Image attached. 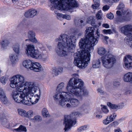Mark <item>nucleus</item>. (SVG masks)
<instances>
[{
	"label": "nucleus",
	"instance_id": "30",
	"mask_svg": "<svg viewBox=\"0 0 132 132\" xmlns=\"http://www.w3.org/2000/svg\"><path fill=\"white\" fill-rule=\"evenodd\" d=\"M13 131L14 132H22L25 131V127L21 125L18 128L14 129Z\"/></svg>",
	"mask_w": 132,
	"mask_h": 132
},
{
	"label": "nucleus",
	"instance_id": "59",
	"mask_svg": "<svg viewBox=\"0 0 132 132\" xmlns=\"http://www.w3.org/2000/svg\"><path fill=\"white\" fill-rule=\"evenodd\" d=\"M82 126L83 127V129L84 131L87 129L89 128V126L87 125H85Z\"/></svg>",
	"mask_w": 132,
	"mask_h": 132
},
{
	"label": "nucleus",
	"instance_id": "34",
	"mask_svg": "<svg viewBox=\"0 0 132 132\" xmlns=\"http://www.w3.org/2000/svg\"><path fill=\"white\" fill-rule=\"evenodd\" d=\"M101 106L102 107L101 110L102 112L105 114H107L109 112L106 106L102 105H101Z\"/></svg>",
	"mask_w": 132,
	"mask_h": 132
},
{
	"label": "nucleus",
	"instance_id": "11",
	"mask_svg": "<svg viewBox=\"0 0 132 132\" xmlns=\"http://www.w3.org/2000/svg\"><path fill=\"white\" fill-rule=\"evenodd\" d=\"M25 78L23 76L19 74L16 75L11 78L10 86L12 88H15L19 84L25 83Z\"/></svg>",
	"mask_w": 132,
	"mask_h": 132
},
{
	"label": "nucleus",
	"instance_id": "31",
	"mask_svg": "<svg viewBox=\"0 0 132 132\" xmlns=\"http://www.w3.org/2000/svg\"><path fill=\"white\" fill-rule=\"evenodd\" d=\"M64 83L62 82L58 84L56 89V91L57 92H62L64 88Z\"/></svg>",
	"mask_w": 132,
	"mask_h": 132
},
{
	"label": "nucleus",
	"instance_id": "22",
	"mask_svg": "<svg viewBox=\"0 0 132 132\" xmlns=\"http://www.w3.org/2000/svg\"><path fill=\"white\" fill-rule=\"evenodd\" d=\"M89 107L86 104L82 105L79 108V110L81 112L87 113L88 112V109Z\"/></svg>",
	"mask_w": 132,
	"mask_h": 132
},
{
	"label": "nucleus",
	"instance_id": "56",
	"mask_svg": "<svg viewBox=\"0 0 132 132\" xmlns=\"http://www.w3.org/2000/svg\"><path fill=\"white\" fill-rule=\"evenodd\" d=\"M96 34L97 35V38H98L100 36H103V35H100V34L99 32L98 31V29H97V30L96 31Z\"/></svg>",
	"mask_w": 132,
	"mask_h": 132
},
{
	"label": "nucleus",
	"instance_id": "38",
	"mask_svg": "<svg viewBox=\"0 0 132 132\" xmlns=\"http://www.w3.org/2000/svg\"><path fill=\"white\" fill-rule=\"evenodd\" d=\"M33 115V112L32 110H30L27 112L25 113V117L27 118L32 117Z\"/></svg>",
	"mask_w": 132,
	"mask_h": 132
},
{
	"label": "nucleus",
	"instance_id": "53",
	"mask_svg": "<svg viewBox=\"0 0 132 132\" xmlns=\"http://www.w3.org/2000/svg\"><path fill=\"white\" fill-rule=\"evenodd\" d=\"M97 4L94 3V4L92 5V7L93 9H97L100 5H98V6H97Z\"/></svg>",
	"mask_w": 132,
	"mask_h": 132
},
{
	"label": "nucleus",
	"instance_id": "33",
	"mask_svg": "<svg viewBox=\"0 0 132 132\" xmlns=\"http://www.w3.org/2000/svg\"><path fill=\"white\" fill-rule=\"evenodd\" d=\"M42 114L43 116L45 117H47L49 116V114L48 111L45 108H44L42 111Z\"/></svg>",
	"mask_w": 132,
	"mask_h": 132
},
{
	"label": "nucleus",
	"instance_id": "35",
	"mask_svg": "<svg viewBox=\"0 0 132 132\" xmlns=\"http://www.w3.org/2000/svg\"><path fill=\"white\" fill-rule=\"evenodd\" d=\"M42 118L40 116H35L34 118L32 119V121L35 122H38L42 120Z\"/></svg>",
	"mask_w": 132,
	"mask_h": 132
},
{
	"label": "nucleus",
	"instance_id": "29",
	"mask_svg": "<svg viewBox=\"0 0 132 132\" xmlns=\"http://www.w3.org/2000/svg\"><path fill=\"white\" fill-rule=\"evenodd\" d=\"M13 48L15 52L17 54H19L20 53V45L18 44H16L14 45Z\"/></svg>",
	"mask_w": 132,
	"mask_h": 132
},
{
	"label": "nucleus",
	"instance_id": "45",
	"mask_svg": "<svg viewBox=\"0 0 132 132\" xmlns=\"http://www.w3.org/2000/svg\"><path fill=\"white\" fill-rule=\"evenodd\" d=\"M117 116V114L115 113H113L112 114H111L110 116H107L108 117L109 119L110 120V119H112V122L113 121L115 118Z\"/></svg>",
	"mask_w": 132,
	"mask_h": 132
},
{
	"label": "nucleus",
	"instance_id": "43",
	"mask_svg": "<svg viewBox=\"0 0 132 132\" xmlns=\"http://www.w3.org/2000/svg\"><path fill=\"white\" fill-rule=\"evenodd\" d=\"M102 32L105 34H110L112 33L111 30L110 29L103 30H102Z\"/></svg>",
	"mask_w": 132,
	"mask_h": 132
},
{
	"label": "nucleus",
	"instance_id": "54",
	"mask_svg": "<svg viewBox=\"0 0 132 132\" xmlns=\"http://www.w3.org/2000/svg\"><path fill=\"white\" fill-rule=\"evenodd\" d=\"M109 6L106 5L103 7V10L104 11H107L109 9Z\"/></svg>",
	"mask_w": 132,
	"mask_h": 132
},
{
	"label": "nucleus",
	"instance_id": "8",
	"mask_svg": "<svg viewBox=\"0 0 132 132\" xmlns=\"http://www.w3.org/2000/svg\"><path fill=\"white\" fill-rule=\"evenodd\" d=\"M73 95L68 92L66 100H63L60 102V104L62 107L70 108L72 105L74 107L78 106L80 103L79 101L76 98H73Z\"/></svg>",
	"mask_w": 132,
	"mask_h": 132
},
{
	"label": "nucleus",
	"instance_id": "9",
	"mask_svg": "<svg viewBox=\"0 0 132 132\" xmlns=\"http://www.w3.org/2000/svg\"><path fill=\"white\" fill-rule=\"evenodd\" d=\"M121 32L127 36L125 41L127 45L132 48V25H126L121 28Z\"/></svg>",
	"mask_w": 132,
	"mask_h": 132
},
{
	"label": "nucleus",
	"instance_id": "18",
	"mask_svg": "<svg viewBox=\"0 0 132 132\" xmlns=\"http://www.w3.org/2000/svg\"><path fill=\"white\" fill-rule=\"evenodd\" d=\"M42 69V66L38 62H34L31 68V70L35 72H39Z\"/></svg>",
	"mask_w": 132,
	"mask_h": 132
},
{
	"label": "nucleus",
	"instance_id": "57",
	"mask_svg": "<svg viewBox=\"0 0 132 132\" xmlns=\"http://www.w3.org/2000/svg\"><path fill=\"white\" fill-rule=\"evenodd\" d=\"M93 1L94 3L97 4V6L100 5L99 0H93Z\"/></svg>",
	"mask_w": 132,
	"mask_h": 132
},
{
	"label": "nucleus",
	"instance_id": "36",
	"mask_svg": "<svg viewBox=\"0 0 132 132\" xmlns=\"http://www.w3.org/2000/svg\"><path fill=\"white\" fill-rule=\"evenodd\" d=\"M0 99L2 102L4 104H6L7 102V100L5 95L4 96L0 97Z\"/></svg>",
	"mask_w": 132,
	"mask_h": 132
},
{
	"label": "nucleus",
	"instance_id": "39",
	"mask_svg": "<svg viewBox=\"0 0 132 132\" xmlns=\"http://www.w3.org/2000/svg\"><path fill=\"white\" fill-rule=\"evenodd\" d=\"M107 105L109 107L112 109H116L118 108V106L117 105L112 104L110 102L107 103Z\"/></svg>",
	"mask_w": 132,
	"mask_h": 132
},
{
	"label": "nucleus",
	"instance_id": "21",
	"mask_svg": "<svg viewBox=\"0 0 132 132\" xmlns=\"http://www.w3.org/2000/svg\"><path fill=\"white\" fill-rule=\"evenodd\" d=\"M10 58L12 64L16 63L19 60L18 56L14 53L10 55Z\"/></svg>",
	"mask_w": 132,
	"mask_h": 132
},
{
	"label": "nucleus",
	"instance_id": "40",
	"mask_svg": "<svg viewBox=\"0 0 132 132\" xmlns=\"http://www.w3.org/2000/svg\"><path fill=\"white\" fill-rule=\"evenodd\" d=\"M7 79L6 76H3L0 78V81L1 83L4 85L6 83V81L7 80Z\"/></svg>",
	"mask_w": 132,
	"mask_h": 132
},
{
	"label": "nucleus",
	"instance_id": "27",
	"mask_svg": "<svg viewBox=\"0 0 132 132\" xmlns=\"http://www.w3.org/2000/svg\"><path fill=\"white\" fill-rule=\"evenodd\" d=\"M101 62L98 59L94 61L92 63V67L94 68H97L100 66Z\"/></svg>",
	"mask_w": 132,
	"mask_h": 132
},
{
	"label": "nucleus",
	"instance_id": "48",
	"mask_svg": "<svg viewBox=\"0 0 132 132\" xmlns=\"http://www.w3.org/2000/svg\"><path fill=\"white\" fill-rule=\"evenodd\" d=\"M5 93L3 90L1 88H0V97L4 96L5 95Z\"/></svg>",
	"mask_w": 132,
	"mask_h": 132
},
{
	"label": "nucleus",
	"instance_id": "49",
	"mask_svg": "<svg viewBox=\"0 0 132 132\" xmlns=\"http://www.w3.org/2000/svg\"><path fill=\"white\" fill-rule=\"evenodd\" d=\"M63 18L65 19L68 20H70L71 19L70 16L67 14H64Z\"/></svg>",
	"mask_w": 132,
	"mask_h": 132
},
{
	"label": "nucleus",
	"instance_id": "47",
	"mask_svg": "<svg viewBox=\"0 0 132 132\" xmlns=\"http://www.w3.org/2000/svg\"><path fill=\"white\" fill-rule=\"evenodd\" d=\"M107 17L110 19H112L114 18V15L113 14L111 13H108L106 15Z\"/></svg>",
	"mask_w": 132,
	"mask_h": 132
},
{
	"label": "nucleus",
	"instance_id": "46",
	"mask_svg": "<svg viewBox=\"0 0 132 132\" xmlns=\"http://www.w3.org/2000/svg\"><path fill=\"white\" fill-rule=\"evenodd\" d=\"M52 73L53 75L54 76H57L59 74V73L57 68H54L53 69Z\"/></svg>",
	"mask_w": 132,
	"mask_h": 132
},
{
	"label": "nucleus",
	"instance_id": "25",
	"mask_svg": "<svg viewBox=\"0 0 132 132\" xmlns=\"http://www.w3.org/2000/svg\"><path fill=\"white\" fill-rule=\"evenodd\" d=\"M47 51L45 50H43L42 52H40L39 56L38 57V59H43L44 60L47 57Z\"/></svg>",
	"mask_w": 132,
	"mask_h": 132
},
{
	"label": "nucleus",
	"instance_id": "17",
	"mask_svg": "<svg viewBox=\"0 0 132 132\" xmlns=\"http://www.w3.org/2000/svg\"><path fill=\"white\" fill-rule=\"evenodd\" d=\"M6 112L4 110H0V118L1 122L2 125H4L7 122V119L5 118Z\"/></svg>",
	"mask_w": 132,
	"mask_h": 132
},
{
	"label": "nucleus",
	"instance_id": "2",
	"mask_svg": "<svg viewBox=\"0 0 132 132\" xmlns=\"http://www.w3.org/2000/svg\"><path fill=\"white\" fill-rule=\"evenodd\" d=\"M56 41L59 42L57 44L59 50L56 51L59 55L65 56L69 52L73 53L75 50V43L76 41V37L73 35L69 36L64 34H61Z\"/></svg>",
	"mask_w": 132,
	"mask_h": 132
},
{
	"label": "nucleus",
	"instance_id": "24",
	"mask_svg": "<svg viewBox=\"0 0 132 132\" xmlns=\"http://www.w3.org/2000/svg\"><path fill=\"white\" fill-rule=\"evenodd\" d=\"M9 43V41L7 39H4L0 42V46L2 48L4 49L8 45Z\"/></svg>",
	"mask_w": 132,
	"mask_h": 132
},
{
	"label": "nucleus",
	"instance_id": "41",
	"mask_svg": "<svg viewBox=\"0 0 132 132\" xmlns=\"http://www.w3.org/2000/svg\"><path fill=\"white\" fill-rule=\"evenodd\" d=\"M102 14L101 10L97 12L96 15V17L98 19H102Z\"/></svg>",
	"mask_w": 132,
	"mask_h": 132
},
{
	"label": "nucleus",
	"instance_id": "15",
	"mask_svg": "<svg viewBox=\"0 0 132 132\" xmlns=\"http://www.w3.org/2000/svg\"><path fill=\"white\" fill-rule=\"evenodd\" d=\"M35 33L32 31H28V37L29 39H27L25 40H29L33 43H38V41L35 37Z\"/></svg>",
	"mask_w": 132,
	"mask_h": 132
},
{
	"label": "nucleus",
	"instance_id": "52",
	"mask_svg": "<svg viewBox=\"0 0 132 132\" xmlns=\"http://www.w3.org/2000/svg\"><path fill=\"white\" fill-rule=\"evenodd\" d=\"M98 93L101 94H103L104 93V91L101 88H99L97 90Z\"/></svg>",
	"mask_w": 132,
	"mask_h": 132
},
{
	"label": "nucleus",
	"instance_id": "16",
	"mask_svg": "<svg viewBox=\"0 0 132 132\" xmlns=\"http://www.w3.org/2000/svg\"><path fill=\"white\" fill-rule=\"evenodd\" d=\"M37 13V11L35 9H30L25 12V16L29 18H33L36 15Z\"/></svg>",
	"mask_w": 132,
	"mask_h": 132
},
{
	"label": "nucleus",
	"instance_id": "51",
	"mask_svg": "<svg viewBox=\"0 0 132 132\" xmlns=\"http://www.w3.org/2000/svg\"><path fill=\"white\" fill-rule=\"evenodd\" d=\"M110 129L108 127L104 128L103 130L104 132H110Z\"/></svg>",
	"mask_w": 132,
	"mask_h": 132
},
{
	"label": "nucleus",
	"instance_id": "23",
	"mask_svg": "<svg viewBox=\"0 0 132 132\" xmlns=\"http://www.w3.org/2000/svg\"><path fill=\"white\" fill-rule=\"evenodd\" d=\"M40 52L38 49H35L30 56L36 59H38L39 56Z\"/></svg>",
	"mask_w": 132,
	"mask_h": 132
},
{
	"label": "nucleus",
	"instance_id": "12",
	"mask_svg": "<svg viewBox=\"0 0 132 132\" xmlns=\"http://www.w3.org/2000/svg\"><path fill=\"white\" fill-rule=\"evenodd\" d=\"M12 95L13 99L15 102L25 104V93L22 92L20 94L17 91L13 90Z\"/></svg>",
	"mask_w": 132,
	"mask_h": 132
},
{
	"label": "nucleus",
	"instance_id": "19",
	"mask_svg": "<svg viewBox=\"0 0 132 132\" xmlns=\"http://www.w3.org/2000/svg\"><path fill=\"white\" fill-rule=\"evenodd\" d=\"M26 46V54L30 56L35 49V46L31 44L27 45Z\"/></svg>",
	"mask_w": 132,
	"mask_h": 132
},
{
	"label": "nucleus",
	"instance_id": "50",
	"mask_svg": "<svg viewBox=\"0 0 132 132\" xmlns=\"http://www.w3.org/2000/svg\"><path fill=\"white\" fill-rule=\"evenodd\" d=\"M64 16V14L60 13L57 14V18L59 19H61V18H63Z\"/></svg>",
	"mask_w": 132,
	"mask_h": 132
},
{
	"label": "nucleus",
	"instance_id": "14",
	"mask_svg": "<svg viewBox=\"0 0 132 132\" xmlns=\"http://www.w3.org/2000/svg\"><path fill=\"white\" fill-rule=\"evenodd\" d=\"M123 66L128 69L132 68V56L130 55L126 56L123 59Z\"/></svg>",
	"mask_w": 132,
	"mask_h": 132
},
{
	"label": "nucleus",
	"instance_id": "37",
	"mask_svg": "<svg viewBox=\"0 0 132 132\" xmlns=\"http://www.w3.org/2000/svg\"><path fill=\"white\" fill-rule=\"evenodd\" d=\"M117 9L122 11L127 10H125V5L123 3H120L119 4L117 7Z\"/></svg>",
	"mask_w": 132,
	"mask_h": 132
},
{
	"label": "nucleus",
	"instance_id": "7",
	"mask_svg": "<svg viewBox=\"0 0 132 132\" xmlns=\"http://www.w3.org/2000/svg\"><path fill=\"white\" fill-rule=\"evenodd\" d=\"M81 113L78 112H74L70 115L65 116L63 124L65 125L64 130L65 132H67L70 130L71 127L76 123L75 117L81 115Z\"/></svg>",
	"mask_w": 132,
	"mask_h": 132
},
{
	"label": "nucleus",
	"instance_id": "61",
	"mask_svg": "<svg viewBox=\"0 0 132 132\" xmlns=\"http://www.w3.org/2000/svg\"><path fill=\"white\" fill-rule=\"evenodd\" d=\"M82 128H83V127H82V126L79 127V128H78L77 129L78 131V132H81V131H84V130Z\"/></svg>",
	"mask_w": 132,
	"mask_h": 132
},
{
	"label": "nucleus",
	"instance_id": "1",
	"mask_svg": "<svg viewBox=\"0 0 132 132\" xmlns=\"http://www.w3.org/2000/svg\"><path fill=\"white\" fill-rule=\"evenodd\" d=\"M94 28L91 27L86 30L85 38L81 39L79 46L82 50L76 54L74 61V64L80 68L84 69L89 62L90 53L93 50V47L98 43L97 38L94 37Z\"/></svg>",
	"mask_w": 132,
	"mask_h": 132
},
{
	"label": "nucleus",
	"instance_id": "60",
	"mask_svg": "<svg viewBox=\"0 0 132 132\" xmlns=\"http://www.w3.org/2000/svg\"><path fill=\"white\" fill-rule=\"evenodd\" d=\"M57 70L58 71L59 73V72H61L63 71V69L62 67H59L57 69Z\"/></svg>",
	"mask_w": 132,
	"mask_h": 132
},
{
	"label": "nucleus",
	"instance_id": "58",
	"mask_svg": "<svg viewBox=\"0 0 132 132\" xmlns=\"http://www.w3.org/2000/svg\"><path fill=\"white\" fill-rule=\"evenodd\" d=\"M102 26L106 28H109L110 27L109 25L107 23H104L103 24Z\"/></svg>",
	"mask_w": 132,
	"mask_h": 132
},
{
	"label": "nucleus",
	"instance_id": "4",
	"mask_svg": "<svg viewBox=\"0 0 132 132\" xmlns=\"http://www.w3.org/2000/svg\"><path fill=\"white\" fill-rule=\"evenodd\" d=\"M83 85L84 82L81 79L74 77L71 78L68 82L66 89L68 91L78 97L82 95L87 96L88 95V91L86 89L81 88Z\"/></svg>",
	"mask_w": 132,
	"mask_h": 132
},
{
	"label": "nucleus",
	"instance_id": "6",
	"mask_svg": "<svg viewBox=\"0 0 132 132\" xmlns=\"http://www.w3.org/2000/svg\"><path fill=\"white\" fill-rule=\"evenodd\" d=\"M117 16L114 19L116 23H120L125 21H130L132 20V12L127 10L124 11L121 10L116 12Z\"/></svg>",
	"mask_w": 132,
	"mask_h": 132
},
{
	"label": "nucleus",
	"instance_id": "64",
	"mask_svg": "<svg viewBox=\"0 0 132 132\" xmlns=\"http://www.w3.org/2000/svg\"><path fill=\"white\" fill-rule=\"evenodd\" d=\"M80 26L81 27H82L83 26L85 25L84 23H83V21L82 20H80Z\"/></svg>",
	"mask_w": 132,
	"mask_h": 132
},
{
	"label": "nucleus",
	"instance_id": "28",
	"mask_svg": "<svg viewBox=\"0 0 132 132\" xmlns=\"http://www.w3.org/2000/svg\"><path fill=\"white\" fill-rule=\"evenodd\" d=\"M34 63L29 60H26L25 68L27 69H30L31 70V68L32 67V64Z\"/></svg>",
	"mask_w": 132,
	"mask_h": 132
},
{
	"label": "nucleus",
	"instance_id": "55",
	"mask_svg": "<svg viewBox=\"0 0 132 132\" xmlns=\"http://www.w3.org/2000/svg\"><path fill=\"white\" fill-rule=\"evenodd\" d=\"M118 124L119 123L117 121H115L113 122L111 124H110V125H111L112 126H115L118 125Z\"/></svg>",
	"mask_w": 132,
	"mask_h": 132
},
{
	"label": "nucleus",
	"instance_id": "63",
	"mask_svg": "<svg viewBox=\"0 0 132 132\" xmlns=\"http://www.w3.org/2000/svg\"><path fill=\"white\" fill-rule=\"evenodd\" d=\"M21 67V68H24L25 67V62L24 61H23L22 64L20 65Z\"/></svg>",
	"mask_w": 132,
	"mask_h": 132
},
{
	"label": "nucleus",
	"instance_id": "13",
	"mask_svg": "<svg viewBox=\"0 0 132 132\" xmlns=\"http://www.w3.org/2000/svg\"><path fill=\"white\" fill-rule=\"evenodd\" d=\"M68 93V92L64 91H57L54 95L53 97L56 102L59 101V104L61 106L60 102L63 100H66Z\"/></svg>",
	"mask_w": 132,
	"mask_h": 132
},
{
	"label": "nucleus",
	"instance_id": "20",
	"mask_svg": "<svg viewBox=\"0 0 132 132\" xmlns=\"http://www.w3.org/2000/svg\"><path fill=\"white\" fill-rule=\"evenodd\" d=\"M124 81L130 82L132 81V72H128L124 76L123 78Z\"/></svg>",
	"mask_w": 132,
	"mask_h": 132
},
{
	"label": "nucleus",
	"instance_id": "3",
	"mask_svg": "<svg viewBox=\"0 0 132 132\" xmlns=\"http://www.w3.org/2000/svg\"><path fill=\"white\" fill-rule=\"evenodd\" d=\"M40 90L39 87L32 82H25V105H30L38 101L40 97Z\"/></svg>",
	"mask_w": 132,
	"mask_h": 132
},
{
	"label": "nucleus",
	"instance_id": "26",
	"mask_svg": "<svg viewBox=\"0 0 132 132\" xmlns=\"http://www.w3.org/2000/svg\"><path fill=\"white\" fill-rule=\"evenodd\" d=\"M16 90L21 93L24 92L23 91L25 89V83L19 84L17 87H15Z\"/></svg>",
	"mask_w": 132,
	"mask_h": 132
},
{
	"label": "nucleus",
	"instance_id": "10",
	"mask_svg": "<svg viewBox=\"0 0 132 132\" xmlns=\"http://www.w3.org/2000/svg\"><path fill=\"white\" fill-rule=\"evenodd\" d=\"M101 59L103 66L108 69L112 68L116 61L115 56L109 53L102 56Z\"/></svg>",
	"mask_w": 132,
	"mask_h": 132
},
{
	"label": "nucleus",
	"instance_id": "44",
	"mask_svg": "<svg viewBox=\"0 0 132 132\" xmlns=\"http://www.w3.org/2000/svg\"><path fill=\"white\" fill-rule=\"evenodd\" d=\"M109 119L108 117H107L106 118L104 119L103 121V123L105 125H107L112 122V119H110V120H108Z\"/></svg>",
	"mask_w": 132,
	"mask_h": 132
},
{
	"label": "nucleus",
	"instance_id": "62",
	"mask_svg": "<svg viewBox=\"0 0 132 132\" xmlns=\"http://www.w3.org/2000/svg\"><path fill=\"white\" fill-rule=\"evenodd\" d=\"M75 35H77L78 36H80L81 35L82 33L80 32H76L75 33Z\"/></svg>",
	"mask_w": 132,
	"mask_h": 132
},
{
	"label": "nucleus",
	"instance_id": "42",
	"mask_svg": "<svg viewBox=\"0 0 132 132\" xmlns=\"http://www.w3.org/2000/svg\"><path fill=\"white\" fill-rule=\"evenodd\" d=\"M18 111L19 115L23 117H25V112L24 110L20 109H18Z\"/></svg>",
	"mask_w": 132,
	"mask_h": 132
},
{
	"label": "nucleus",
	"instance_id": "32",
	"mask_svg": "<svg viewBox=\"0 0 132 132\" xmlns=\"http://www.w3.org/2000/svg\"><path fill=\"white\" fill-rule=\"evenodd\" d=\"M106 52V49L103 47H100L98 50V54L101 55H103L105 54Z\"/></svg>",
	"mask_w": 132,
	"mask_h": 132
},
{
	"label": "nucleus",
	"instance_id": "5",
	"mask_svg": "<svg viewBox=\"0 0 132 132\" xmlns=\"http://www.w3.org/2000/svg\"><path fill=\"white\" fill-rule=\"evenodd\" d=\"M48 0L52 4L56 6L58 9L61 10L67 11L78 6L75 0Z\"/></svg>",
	"mask_w": 132,
	"mask_h": 132
}]
</instances>
